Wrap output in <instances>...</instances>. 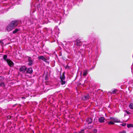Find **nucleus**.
<instances>
[{"label":"nucleus","instance_id":"nucleus-1","mask_svg":"<svg viewBox=\"0 0 133 133\" xmlns=\"http://www.w3.org/2000/svg\"><path fill=\"white\" fill-rule=\"evenodd\" d=\"M21 22L20 21H12L6 27V30L9 31L13 30L18 24H21Z\"/></svg>","mask_w":133,"mask_h":133},{"label":"nucleus","instance_id":"nucleus-2","mask_svg":"<svg viewBox=\"0 0 133 133\" xmlns=\"http://www.w3.org/2000/svg\"><path fill=\"white\" fill-rule=\"evenodd\" d=\"M60 82L62 85H63L66 83V81H65V77L63 74V75L60 77Z\"/></svg>","mask_w":133,"mask_h":133},{"label":"nucleus","instance_id":"nucleus-3","mask_svg":"<svg viewBox=\"0 0 133 133\" xmlns=\"http://www.w3.org/2000/svg\"><path fill=\"white\" fill-rule=\"evenodd\" d=\"M38 58L39 60H41L44 61L45 62H47V58L46 56H39L38 57Z\"/></svg>","mask_w":133,"mask_h":133},{"label":"nucleus","instance_id":"nucleus-4","mask_svg":"<svg viewBox=\"0 0 133 133\" xmlns=\"http://www.w3.org/2000/svg\"><path fill=\"white\" fill-rule=\"evenodd\" d=\"M110 119V121L108 122L109 124H113L114 122H116V119L114 118L111 117Z\"/></svg>","mask_w":133,"mask_h":133},{"label":"nucleus","instance_id":"nucleus-5","mask_svg":"<svg viewBox=\"0 0 133 133\" xmlns=\"http://www.w3.org/2000/svg\"><path fill=\"white\" fill-rule=\"evenodd\" d=\"M8 65L10 67H12L14 65V63L10 59H8L6 62Z\"/></svg>","mask_w":133,"mask_h":133},{"label":"nucleus","instance_id":"nucleus-6","mask_svg":"<svg viewBox=\"0 0 133 133\" xmlns=\"http://www.w3.org/2000/svg\"><path fill=\"white\" fill-rule=\"evenodd\" d=\"M26 69V68L25 66H23L19 68V71L20 72H24L25 71Z\"/></svg>","mask_w":133,"mask_h":133},{"label":"nucleus","instance_id":"nucleus-7","mask_svg":"<svg viewBox=\"0 0 133 133\" xmlns=\"http://www.w3.org/2000/svg\"><path fill=\"white\" fill-rule=\"evenodd\" d=\"M105 119L104 117H100L98 119V121L100 123H104L105 122Z\"/></svg>","mask_w":133,"mask_h":133},{"label":"nucleus","instance_id":"nucleus-8","mask_svg":"<svg viewBox=\"0 0 133 133\" xmlns=\"http://www.w3.org/2000/svg\"><path fill=\"white\" fill-rule=\"evenodd\" d=\"M82 44V42L79 41H77L74 44L77 46H80Z\"/></svg>","mask_w":133,"mask_h":133},{"label":"nucleus","instance_id":"nucleus-9","mask_svg":"<svg viewBox=\"0 0 133 133\" xmlns=\"http://www.w3.org/2000/svg\"><path fill=\"white\" fill-rule=\"evenodd\" d=\"M89 95H84L82 98V99L84 100H87L89 99Z\"/></svg>","mask_w":133,"mask_h":133},{"label":"nucleus","instance_id":"nucleus-10","mask_svg":"<svg viewBox=\"0 0 133 133\" xmlns=\"http://www.w3.org/2000/svg\"><path fill=\"white\" fill-rule=\"evenodd\" d=\"M33 71L32 69V68H28L27 70L26 73L29 74H31Z\"/></svg>","mask_w":133,"mask_h":133},{"label":"nucleus","instance_id":"nucleus-11","mask_svg":"<svg viewBox=\"0 0 133 133\" xmlns=\"http://www.w3.org/2000/svg\"><path fill=\"white\" fill-rule=\"evenodd\" d=\"M86 121L88 124H89L92 123V120L91 118H88L87 119Z\"/></svg>","mask_w":133,"mask_h":133},{"label":"nucleus","instance_id":"nucleus-12","mask_svg":"<svg viewBox=\"0 0 133 133\" xmlns=\"http://www.w3.org/2000/svg\"><path fill=\"white\" fill-rule=\"evenodd\" d=\"M7 56L6 55H5L3 56V59L5 61L7 62L8 59H7Z\"/></svg>","mask_w":133,"mask_h":133},{"label":"nucleus","instance_id":"nucleus-13","mask_svg":"<svg viewBox=\"0 0 133 133\" xmlns=\"http://www.w3.org/2000/svg\"><path fill=\"white\" fill-rule=\"evenodd\" d=\"M127 127L128 128H130V127H133V124H127Z\"/></svg>","mask_w":133,"mask_h":133},{"label":"nucleus","instance_id":"nucleus-14","mask_svg":"<svg viewBox=\"0 0 133 133\" xmlns=\"http://www.w3.org/2000/svg\"><path fill=\"white\" fill-rule=\"evenodd\" d=\"M129 107L130 108L133 109V103H131L129 104Z\"/></svg>","mask_w":133,"mask_h":133},{"label":"nucleus","instance_id":"nucleus-15","mask_svg":"<svg viewBox=\"0 0 133 133\" xmlns=\"http://www.w3.org/2000/svg\"><path fill=\"white\" fill-rule=\"evenodd\" d=\"M87 70H84L83 71V75L84 76H86L87 75Z\"/></svg>","mask_w":133,"mask_h":133},{"label":"nucleus","instance_id":"nucleus-16","mask_svg":"<svg viewBox=\"0 0 133 133\" xmlns=\"http://www.w3.org/2000/svg\"><path fill=\"white\" fill-rule=\"evenodd\" d=\"M0 85L2 87H4L5 86V84L3 82H2L0 83Z\"/></svg>","mask_w":133,"mask_h":133},{"label":"nucleus","instance_id":"nucleus-17","mask_svg":"<svg viewBox=\"0 0 133 133\" xmlns=\"http://www.w3.org/2000/svg\"><path fill=\"white\" fill-rule=\"evenodd\" d=\"M4 80V78L1 76H0V82H2Z\"/></svg>","mask_w":133,"mask_h":133},{"label":"nucleus","instance_id":"nucleus-18","mask_svg":"<svg viewBox=\"0 0 133 133\" xmlns=\"http://www.w3.org/2000/svg\"><path fill=\"white\" fill-rule=\"evenodd\" d=\"M19 31V29H16L15 30L13 31V33L15 34L17 32Z\"/></svg>","mask_w":133,"mask_h":133},{"label":"nucleus","instance_id":"nucleus-19","mask_svg":"<svg viewBox=\"0 0 133 133\" xmlns=\"http://www.w3.org/2000/svg\"><path fill=\"white\" fill-rule=\"evenodd\" d=\"M29 63H28V64L29 65H32L33 64V62L32 61H29Z\"/></svg>","mask_w":133,"mask_h":133},{"label":"nucleus","instance_id":"nucleus-20","mask_svg":"<svg viewBox=\"0 0 133 133\" xmlns=\"http://www.w3.org/2000/svg\"><path fill=\"white\" fill-rule=\"evenodd\" d=\"M126 123H123L120 124V125H122L123 126H125L126 125Z\"/></svg>","mask_w":133,"mask_h":133},{"label":"nucleus","instance_id":"nucleus-21","mask_svg":"<svg viewBox=\"0 0 133 133\" xmlns=\"http://www.w3.org/2000/svg\"><path fill=\"white\" fill-rule=\"evenodd\" d=\"M28 60L29 61V62L32 61L31 60V58L30 57H28Z\"/></svg>","mask_w":133,"mask_h":133},{"label":"nucleus","instance_id":"nucleus-22","mask_svg":"<svg viewBox=\"0 0 133 133\" xmlns=\"http://www.w3.org/2000/svg\"><path fill=\"white\" fill-rule=\"evenodd\" d=\"M79 133H84V130H81L80 132H79Z\"/></svg>","mask_w":133,"mask_h":133},{"label":"nucleus","instance_id":"nucleus-23","mask_svg":"<svg viewBox=\"0 0 133 133\" xmlns=\"http://www.w3.org/2000/svg\"><path fill=\"white\" fill-rule=\"evenodd\" d=\"M115 92H116V90H115L112 91L111 94H114L115 93Z\"/></svg>","mask_w":133,"mask_h":133},{"label":"nucleus","instance_id":"nucleus-24","mask_svg":"<svg viewBox=\"0 0 133 133\" xmlns=\"http://www.w3.org/2000/svg\"><path fill=\"white\" fill-rule=\"evenodd\" d=\"M45 78L46 80H47L48 79V77L47 75H46L45 76Z\"/></svg>","mask_w":133,"mask_h":133},{"label":"nucleus","instance_id":"nucleus-25","mask_svg":"<svg viewBox=\"0 0 133 133\" xmlns=\"http://www.w3.org/2000/svg\"><path fill=\"white\" fill-rule=\"evenodd\" d=\"M119 133H126V132L124 131H122L120 132Z\"/></svg>","mask_w":133,"mask_h":133},{"label":"nucleus","instance_id":"nucleus-26","mask_svg":"<svg viewBox=\"0 0 133 133\" xmlns=\"http://www.w3.org/2000/svg\"><path fill=\"white\" fill-rule=\"evenodd\" d=\"M94 133H96L97 132V130L96 129H94Z\"/></svg>","mask_w":133,"mask_h":133},{"label":"nucleus","instance_id":"nucleus-27","mask_svg":"<svg viewBox=\"0 0 133 133\" xmlns=\"http://www.w3.org/2000/svg\"><path fill=\"white\" fill-rule=\"evenodd\" d=\"M69 66H68V65H66L65 67V68L66 69H68L69 68Z\"/></svg>","mask_w":133,"mask_h":133},{"label":"nucleus","instance_id":"nucleus-28","mask_svg":"<svg viewBox=\"0 0 133 133\" xmlns=\"http://www.w3.org/2000/svg\"><path fill=\"white\" fill-rule=\"evenodd\" d=\"M126 112H127V114H130V112H129L127 111Z\"/></svg>","mask_w":133,"mask_h":133},{"label":"nucleus","instance_id":"nucleus-29","mask_svg":"<svg viewBox=\"0 0 133 133\" xmlns=\"http://www.w3.org/2000/svg\"><path fill=\"white\" fill-rule=\"evenodd\" d=\"M0 43H1V44H3V42L2 41H0Z\"/></svg>","mask_w":133,"mask_h":133},{"label":"nucleus","instance_id":"nucleus-30","mask_svg":"<svg viewBox=\"0 0 133 133\" xmlns=\"http://www.w3.org/2000/svg\"><path fill=\"white\" fill-rule=\"evenodd\" d=\"M49 82H46V85H48L49 84L48 83Z\"/></svg>","mask_w":133,"mask_h":133},{"label":"nucleus","instance_id":"nucleus-31","mask_svg":"<svg viewBox=\"0 0 133 133\" xmlns=\"http://www.w3.org/2000/svg\"><path fill=\"white\" fill-rule=\"evenodd\" d=\"M119 122H120V121L119 120L117 119V123Z\"/></svg>","mask_w":133,"mask_h":133},{"label":"nucleus","instance_id":"nucleus-32","mask_svg":"<svg viewBox=\"0 0 133 133\" xmlns=\"http://www.w3.org/2000/svg\"><path fill=\"white\" fill-rule=\"evenodd\" d=\"M79 52L80 53H81V54L82 55H83V53L82 54L81 53V52H80V51H79Z\"/></svg>","mask_w":133,"mask_h":133},{"label":"nucleus","instance_id":"nucleus-33","mask_svg":"<svg viewBox=\"0 0 133 133\" xmlns=\"http://www.w3.org/2000/svg\"><path fill=\"white\" fill-rule=\"evenodd\" d=\"M10 117H10V116H8V118H10Z\"/></svg>","mask_w":133,"mask_h":133},{"label":"nucleus","instance_id":"nucleus-34","mask_svg":"<svg viewBox=\"0 0 133 133\" xmlns=\"http://www.w3.org/2000/svg\"><path fill=\"white\" fill-rule=\"evenodd\" d=\"M22 98H25L24 97H22Z\"/></svg>","mask_w":133,"mask_h":133},{"label":"nucleus","instance_id":"nucleus-35","mask_svg":"<svg viewBox=\"0 0 133 133\" xmlns=\"http://www.w3.org/2000/svg\"><path fill=\"white\" fill-rule=\"evenodd\" d=\"M92 68H93V69H94V67H93H93H92Z\"/></svg>","mask_w":133,"mask_h":133},{"label":"nucleus","instance_id":"nucleus-36","mask_svg":"<svg viewBox=\"0 0 133 133\" xmlns=\"http://www.w3.org/2000/svg\"><path fill=\"white\" fill-rule=\"evenodd\" d=\"M83 50V49H82V50Z\"/></svg>","mask_w":133,"mask_h":133}]
</instances>
